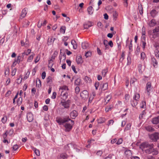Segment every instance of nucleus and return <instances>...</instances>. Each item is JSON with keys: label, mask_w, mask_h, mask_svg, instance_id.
<instances>
[{"label": "nucleus", "mask_w": 159, "mask_h": 159, "mask_svg": "<svg viewBox=\"0 0 159 159\" xmlns=\"http://www.w3.org/2000/svg\"><path fill=\"white\" fill-rule=\"evenodd\" d=\"M142 35H145V28L143 26L142 29Z\"/></svg>", "instance_id": "56"}, {"label": "nucleus", "mask_w": 159, "mask_h": 159, "mask_svg": "<svg viewBox=\"0 0 159 159\" xmlns=\"http://www.w3.org/2000/svg\"><path fill=\"white\" fill-rule=\"evenodd\" d=\"M52 61V62L53 61L52 59H51L50 61H49V63L48 65V68H52V67L53 64L52 62H51V61Z\"/></svg>", "instance_id": "45"}, {"label": "nucleus", "mask_w": 159, "mask_h": 159, "mask_svg": "<svg viewBox=\"0 0 159 159\" xmlns=\"http://www.w3.org/2000/svg\"><path fill=\"white\" fill-rule=\"evenodd\" d=\"M16 68H14L13 70L11 72V75L13 76H14L16 74Z\"/></svg>", "instance_id": "55"}, {"label": "nucleus", "mask_w": 159, "mask_h": 159, "mask_svg": "<svg viewBox=\"0 0 159 159\" xmlns=\"http://www.w3.org/2000/svg\"><path fill=\"white\" fill-rule=\"evenodd\" d=\"M159 31V26L156 27L154 29L152 30L153 33L158 32Z\"/></svg>", "instance_id": "42"}, {"label": "nucleus", "mask_w": 159, "mask_h": 159, "mask_svg": "<svg viewBox=\"0 0 159 159\" xmlns=\"http://www.w3.org/2000/svg\"><path fill=\"white\" fill-rule=\"evenodd\" d=\"M27 118L29 122H31L33 120V116L31 113H29L27 115Z\"/></svg>", "instance_id": "9"}, {"label": "nucleus", "mask_w": 159, "mask_h": 159, "mask_svg": "<svg viewBox=\"0 0 159 159\" xmlns=\"http://www.w3.org/2000/svg\"><path fill=\"white\" fill-rule=\"evenodd\" d=\"M153 144H149L147 143H143L141 144L140 147L143 149L148 148H153Z\"/></svg>", "instance_id": "4"}, {"label": "nucleus", "mask_w": 159, "mask_h": 159, "mask_svg": "<svg viewBox=\"0 0 159 159\" xmlns=\"http://www.w3.org/2000/svg\"><path fill=\"white\" fill-rule=\"evenodd\" d=\"M137 101H135L134 100V101H133V103H131V105L133 107H135L137 105V104H138Z\"/></svg>", "instance_id": "47"}, {"label": "nucleus", "mask_w": 159, "mask_h": 159, "mask_svg": "<svg viewBox=\"0 0 159 159\" xmlns=\"http://www.w3.org/2000/svg\"><path fill=\"white\" fill-rule=\"evenodd\" d=\"M80 91V88L78 86H77L76 87L75 89V92L76 94L79 93V92Z\"/></svg>", "instance_id": "50"}, {"label": "nucleus", "mask_w": 159, "mask_h": 159, "mask_svg": "<svg viewBox=\"0 0 159 159\" xmlns=\"http://www.w3.org/2000/svg\"><path fill=\"white\" fill-rule=\"evenodd\" d=\"M136 80L137 79L134 78L131 79V80L130 81V84H133L134 82L136 81Z\"/></svg>", "instance_id": "57"}, {"label": "nucleus", "mask_w": 159, "mask_h": 159, "mask_svg": "<svg viewBox=\"0 0 159 159\" xmlns=\"http://www.w3.org/2000/svg\"><path fill=\"white\" fill-rule=\"evenodd\" d=\"M151 83L150 82H148L146 84V89L148 93H149L151 89Z\"/></svg>", "instance_id": "12"}, {"label": "nucleus", "mask_w": 159, "mask_h": 159, "mask_svg": "<svg viewBox=\"0 0 159 159\" xmlns=\"http://www.w3.org/2000/svg\"><path fill=\"white\" fill-rule=\"evenodd\" d=\"M123 142V140L122 139L120 138L119 139L117 142L116 143V144L117 145H119L122 143Z\"/></svg>", "instance_id": "48"}, {"label": "nucleus", "mask_w": 159, "mask_h": 159, "mask_svg": "<svg viewBox=\"0 0 159 159\" xmlns=\"http://www.w3.org/2000/svg\"><path fill=\"white\" fill-rule=\"evenodd\" d=\"M149 25L151 27H153L157 25V23L155 22V20H150L148 22Z\"/></svg>", "instance_id": "14"}, {"label": "nucleus", "mask_w": 159, "mask_h": 159, "mask_svg": "<svg viewBox=\"0 0 159 159\" xmlns=\"http://www.w3.org/2000/svg\"><path fill=\"white\" fill-rule=\"evenodd\" d=\"M138 70L140 73H142L144 70V68L141 64H139L138 66Z\"/></svg>", "instance_id": "19"}, {"label": "nucleus", "mask_w": 159, "mask_h": 159, "mask_svg": "<svg viewBox=\"0 0 159 159\" xmlns=\"http://www.w3.org/2000/svg\"><path fill=\"white\" fill-rule=\"evenodd\" d=\"M61 95L62 96L65 100L66 99L67 97V93L66 92L64 93V91H62L61 93Z\"/></svg>", "instance_id": "21"}, {"label": "nucleus", "mask_w": 159, "mask_h": 159, "mask_svg": "<svg viewBox=\"0 0 159 159\" xmlns=\"http://www.w3.org/2000/svg\"><path fill=\"white\" fill-rule=\"evenodd\" d=\"M131 125L130 124H129L127 125L124 131L128 130L130 129Z\"/></svg>", "instance_id": "34"}, {"label": "nucleus", "mask_w": 159, "mask_h": 159, "mask_svg": "<svg viewBox=\"0 0 159 159\" xmlns=\"http://www.w3.org/2000/svg\"><path fill=\"white\" fill-rule=\"evenodd\" d=\"M40 56L39 55H38L35 59V60L34 61L35 62V63H37L38 61H39L40 60Z\"/></svg>", "instance_id": "53"}, {"label": "nucleus", "mask_w": 159, "mask_h": 159, "mask_svg": "<svg viewBox=\"0 0 159 159\" xmlns=\"http://www.w3.org/2000/svg\"><path fill=\"white\" fill-rule=\"evenodd\" d=\"M111 98V97L110 95H108L106 97L105 99V101L106 102V103H107L109 101Z\"/></svg>", "instance_id": "37"}, {"label": "nucleus", "mask_w": 159, "mask_h": 159, "mask_svg": "<svg viewBox=\"0 0 159 159\" xmlns=\"http://www.w3.org/2000/svg\"><path fill=\"white\" fill-rule=\"evenodd\" d=\"M52 81V77L51 76H49L47 79V82L48 83Z\"/></svg>", "instance_id": "46"}, {"label": "nucleus", "mask_w": 159, "mask_h": 159, "mask_svg": "<svg viewBox=\"0 0 159 159\" xmlns=\"http://www.w3.org/2000/svg\"><path fill=\"white\" fill-rule=\"evenodd\" d=\"M92 25V22L89 21H88L86 22H85L84 25V28L85 29H88Z\"/></svg>", "instance_id": "10"}, {"label": "nucleus", "mask_w": 159, "mask_h": 159, "mask_svg": "<svg viewBox=\"0 0 159 159\" xmlns=\"http://www.w3.org/2000/svg\"><path fill=\"white\" fill-rule=\"evenodd\" d=\"M61 103L64 107L66 108H68L69 107V104L66 103L65 102H61Z\"/></svg>", "instance_id": "17"}, {"label": "nucleus", "mask_w": 159, "mask_h": 159, "mask_svg": "<svg viewBox=\"0 0 159 159\" xmlns=\"http://www.w3.org/2000/svg\"><path fill=\"white\" fill-rule=\"evenodd\" d=\"M87 11L89 15L93 14V9L92 6L89 7L87 8Z\"/></svg>", "instance_id": "15"}, {"label": "nucleus", "mask_w": 159, "mask_h": 159, "mask_svg": "<svg viewBox=\"0 0 159 159\" xmlns=\"http://www.w3.org/2000/svg\"><path fill=\"white\" fill-rule=\"evenodd\" d=\"M42 26V21L39 20L38 24V26L39 28H40Z\"/></svg>", "instance_id": "52"}, {"label": "nucleus", "mask_w": 159, "mask_h": 159, "mask_svg": "<svg viewBox=\"0 0 159 159\" xmlns=\"http://www.w3.org/2000/svg\"><path fill=\"white\" fill-rule=\"evenodd\" d=\"M140 98V95L139 93H135L134 94V99L135 101H138Z\"/></svg>", "instance_id": "26"}, {"label": "nucleus", "mask_w": 159, "mask_h": 159, "mask_svg": "<svg viewBox=\"0 0 159 159\" xmlns=\"http://www.w3.org/2000/svg\"><path fill=\"white\" fill-rule=\"evenodd\" d=\"M131 151L130 150H127L125 152V154L127 157H129L131 155Z\"/></svg>", "instance_id": "28"}, {"label": "nucleus", "mask_w": 159, "mask_h": 159, "mask_svg": "<svg viewBox=\"0 0 159 159\" xmlns=\"http://www.w3.org/2000/svg\"><path fill=\"white\" fill-rule=\"evenodd\" d=\"M145 129L148 131L149 132L153 131H154V129L152 128V127L150 126H146L145 127Z\"/></svg>", "instance_id": "23"}, {"label": "nucleus", "mask_w": 159, "mask_h": 159, "mask_svg": "<svg viewBox=\"0 0 159 159\" xmlns=\"http://www.w3.org/2000/svg\"><path fill=\"white\" fill-rule=\"evenodd\" d=\"M91 55V52H87L85 53V56L86 58Z\"/></svg>", "instance_id": "49"}, {"label": "nucleus", "mask_w": 159, "mask_h": 159, "mask_svg": "<svg viewBox=\"0 0 159 159\" xmlns=\"http://www.w3.org/2000/svg\"><path fill=\"white\" fill-rule=\"evenodd\" d=\"M157 14V11L155 9L152 10L150 12V14L152 17H155L156 16Z\"/></svg>", "instance_id": "20"}, {"label": "nucleus", "mask_w": 159, "mask_h": 159, "mask_svg": "<svg viewBox=\"0 0 159 159\" xmlns=\"http://www.w3.org/2000/svg\"><path fill=\"white\" fill-rule=\"evenodd\" d=\"M102 154V151H98L96 153V155L98 156H101Z\"/></svg>", "instance_id": "51"}, {"label": "nucleus", "mask_w": 159, "mask_h": 159, "mask_svg": "<svg viewBox=\"0 0 159 159\" xmlns=\"http://www.w3.org/2000/svg\"><path fill=\"white\" fill-rule=\"evenodd\" d=\"M81 81L80 79L78 78L76 79L75 82V84L76 85H80Z\"/></svg>", "instance_id": "27"}, {"label": "nucleus", "mask_w": 159, "mask_h": 159, "mask_svg": "<svg viewBox=\"0 0 159 159\" xmlns=\"http://www.w3.org/2000/svg\"><path fill=\"white\" fill-rule=\"evenodd\" d=\"M138 9L140 14L141 15L143 13V8L141 5L139 6Z\"/></svg>", "instance_id": "30"}, {"label": "nucleus", "mask_w": 159, "mask_h": 159, "mask_svg": "<svg viewBox=\"0 0 159 159\" xmlns=\"http://www.w3.org/2000/svg\"><path fill=\"white\" fill-rule=\"evenodd\" d=\"M149 148L145 150L146 153L148 154H150L152 152V148Z\"/></svg>", "instance_id": "22"}, {"label": "nucleus", "mask_w": 159, "mask_h": 159, "mask_svg": "<svg viewBox=\"0 0 159 159\" xmlns=\"http://www.w3.org/2000/svg\"><path fill=\"white\" fill-rule=\"evenodd\" d=\"M65 128V131L69 132L70 131L72 128V125L68 123H66L64 125Z\"/></svg>", "instance_id": "7"}, {"label": "nucleus", "mask_w": 159, "mask_h": 159, "mask_svg": "<svg viewBox=\"0 0 159 159\" xmlns=\"http://www.w3.org/2000/svg\"><path fill=\"white\" fill-rule=\"evenodd\" d=\"M71 43L73 45V49H76L77 48V45L76 44L75 41L74 40H72L71 41Z\"/></svg>", "instance_id": "18"}, {"label": "nucleus", "mask_w": 159, "mask_h": 159, "mask_svg": "<svg viewBox=\"0 0 159 159\" xmlns=\"http://www.w3.org/2000/svg\"><path fill=\"white\" fill-rule=\"evenodd\" d=\"M41 81L39 79L37 78L36 80V86L39 88L41 87Z\"/></svg>", "instance_id": "25"}, {"label": "nucleus", "mask_w": 159, "mask_h": 159, "mask_svg": "<svg viewBox=\"0 0 159 159\" xmlns=\"http://www.w3.org/2000/svg\"><path fill=\"white\" fill-rule=\"evenodd\" d=\"M7 118L6 116L3 117L2 119V123H6V122L7 121Z\"/></svg>", "instance_id": "54"}, {"label": "nucleus", "mask_w": 159, "mask_h": 159, "mask_svg": "<svg viewBox=\"0 0 159 159\" xmlns=\"http://www.w3.org/2000/svg\"><path fill=\"white\" fill-rule=\"evenodd\" d=\"M77 145L75 144L70 143L68 144L67 146L65 147L66 149L69 150L70 148H73L75 149L77 152H79L80 150L76 148Z\"/></svg>", "instance_id": "5"}, {"label": "nucleus", "mask_w": 159, "mask_h": 159, "mask_svg": "<svg viewBox=\"0 0 159 159\" xmlns=\"http://www.w3.org/2000/svg\"><path fill=\"white\" fill-rule=\"evenodd\" d=\"M57 95V93L55 92H54L53 93L52 96L51 98L52 99H55Z\"/></svg>", "instance_id": "59"}, {"label": "nucleus", "mask_w": 159, "mask_h": 159, "mask_svg": "<svg viewBox=\"0 0 159 159\" xmlns=\"http://www.w3.org/2000/svg\"><path fill=\"white\" fill-rule=\"evenodd\" d=\"M34 54H32L31 55H30L28 58V61L29 62H31L32 59H33L34 56Z\"/></svg>", "instance_id": "40"}, {"label": "nucleus", "mask_w": 159, "mask_h": 159, "mask_svg": "<svg viewBox=\"0 0 159 159\" xmlns=\"http://www.w3.org/2000/svg\"><path fill=\"white\" fill-rule=\"evenodd\" d=\"M66 30V27L65 26H61V27L60 31L63 34H64L65 33Z\"/></svg>", "instance_id": "38"}, {"label": "nucleus", "mask_w": 159, "mask_h": 159, "mask_svg": "<svg viewBox=\"0 0 159 159\" xmlns=\"http://www.w3.org/2000/svg\"><path fill=\"white\" fill-rule=\"evenodd\" d=\"M112 156V154H110L107 157H105L104 159H111Z\"/></svg>", "instance_id": "58"}, {"label": "nucleus", "mask_w": 159, "mask_h": 159, "mask_svg": "<svg viewBox=\"0 0 159 159\" xmlns=\"http://www.w3.org/2000/svg\"><path fill=\"white\" fill-rule=\"evenodd\" d=\"M8 134V133L7 131H6L4 134H3V137L4 139H5L7 137Z\"/></svg>", "instance_id": "62"}, {"label": "nucleus", "mask_w": 159, "mask_h": 159, "mask_svg": "<svg viewBox=\"0 0 159 159\" xmlns=\"http://www.w3.org/2000/svg\"><path fill=\"white\" fill-rule=\"evenodd\" d=\"M81 46L83 49H86L89 47L88 43L86 42L82 43Z\"/></svg>", "instance_id": "16"}, {"label": "nucleus", "mask_w": 159, "mask_h": 159, "mask_svg": "<svg viewBox=\"0 0 159 159\" xmlns=\"http://www.w3.org/2000/svg\"><path fill=\"white\" fill-rule=\"evenodd\" d=\"M105 120L104 118H100L98 120V123L99 124L102 123L104 122Z\"/></svg>", "instance_id": "33"}, {"label": "nucleus", "mask_w": 159, "mask_h": 159, "mask_svg": "<svg viewBox=\"0 0 159 159\" xmlns=\"http://www.w3.org/2000/svg\"><path fill=\"white\" fill-rule=\"evenodd\" d=\"M146 114V112L145 110H143L142 113L140 114L139 116V118L140 119H142L143 117V116L145 115Z\"/></svg>", "instance_id": "41"}, {"label": "nucleus", "mask_w": 159, "mask_h": 159, "mask_svg": "<svg viewBox=\"0 0 159 159\" xmlns=\"http://www.w3.org/2000/svg\"><path fill=\"white\" fill-rule=\"evenodd\" d=\"M34 150V152L36 155L37 156H39L40 155V152L39 150L36 149L35 148H33Z\"/></svg>", "instance_id": "31"}, {"label": "nucleus", "mask_w": 159, "mask_h": 159, "mask_svg": "<svg viewBox=\"0 0 159 159\" xmlns=\"http://www.w3.org/2000/svg\"><path fill=\"white\" fill-rule=\"evenodd\" d=\"M155 54L157 57H159V52L158 50L155 52Z\"/></svg>", "instance_id": "64"}, {"label": "nucleus", "mask_w": 159, "mask_h": 159, "mask_svg": "<svg viewBox=\"0 0 159 159\" xmlns=\"http://www.w3.org/2000/svg\"><path fill=\"white\" fill-rule=\"evenodd\" d=\"M153 153V155H156L158 154V152L156 149H153L152 152Z\"/></svg>", "instance_id": "43"}, {"label": "nucleus", "mask_w": 159, "mask_h": 159, "mask_svg": "<svg viewBox=\"0 0 159 159\" xmlns=\"http://www.w3.org/2000/svg\"><path fill=\"white\" fill-rule=\"evenodd\" d=\"M89 93L86 90H84L80 93V97L84 100H87L88 98Z\"/></svg>", "instance_id": "2"}, {"label": "nucleus", "mask_w": 159, "mask_h": 159, "mask_svg": "<svg viewBox=\"0 0 159 159\" xmlns=\"http://www.w3.org/2000/svg\"><path fill=\"white\" fill-rule=\"evenodd\" d=\"M56 121L59 125H62L63 124L70 121L73 125L74 124V121L71 120L69 116H64L61 117H57Z\"/></svg>", "instance_id": "1"}, {"label": "nucleus", "mask_w": 159, "mask_h": 159, "mask_svg": "<svg viewBox=\"0 0 159 159\" xmlns=\"http://www.w3.org/2000/svg\"><path fill=\"white\" fill-rule=\"evenodd\" d=\"M22 101V98L21 97H20L18 99V100L17 101V104L19 106L21 104Z\"/></svg>", "instance_id": "36"}, {"label": "nucleus", "mask_w": 159, "mask_h": 159, "mask_svg": "<svg viewBox=\"0 0 159 159\" xmlns=\"http://www.w3.org/2000/svg\"><path fill=\"white\" fill-rule=\"evenodd\" d=\"M71 68L75 73H77V72L76 70L75 66L74 65H72L71 66Z\"/></svg>", "instance_id": "61"}, {"label": "nucleus", "mask_w": 159, "mask_h": 159, "mask_svg": "<svg viewBox=\"0 0 159 159\" xmlns=\"http://www.w3.org/2000/svg\"><path fill=\"white\" fill-rule=\"evenodd\" d=\"M114 123V121L112 120H110L108 121L107 125L109 126L111 124L112 125Z\"/></svg>", "instance_id": "60"}, {"label": "nucleus", "mask_w": 159, "mask_h": 159, "mask_svg": "<svg viewBox=\"0 0 159 159\" xmlns=\"http://www.w3.org/2000/svg\"><path fill=\"white\" fill-rule=\"evenodd\" d=\"M28 11V9L27 8H24L22 11L20 18L22 19L26 16Z\"/></svg>", "instance_id": "6"}, {"label": "nucleus", "mask_w": 159, "mask_h": 159, "mask_svg": "<svg viewBox=\"0 0 159 159\" xmlns=\"http://www.w3.org/2000/svg\"><path fill=\"white\" fill-rule=\"evenodd\" d=\"M78 113L77 111L74 110L70 113V116L71 118L73 119H75L77 116Z\"/></svg>", "instance_id": "8"}, {"label": "nucleus", "mask_w": 159, "mask_h": 159, "mask_svg": "<svg viewBox=\"0 0 159 159\" xmlns=\"http://www.w3.org/2000/svg\"><path fill=\"white\" fill-rule=\"evenodd\" d=\"M76 61L77 64H82L83 62L82 57L81 56H77L76 57Z\"/></svg>", "instance_id": "11"}, {"label": "nucleus", "mask_w": 159, "mask_h": 159, "mask_svg": "<svg viewBox=\"0 0 159 159\" xmlns=\"http://www.w3.org/2000/svg\"><path fill=\"white\" fill-rule=\"evenodd\" d=\"M152 123L153 124H156L159 123V116L152 119Z\"/></svg>", "instance_id": "13"}, {"label": "nucleus", "mask_w": 159, "mask_h": 159, "mask_svg": "<svg viewBox=\"0 0 159 159\" xmlns=\"http://www.w3.org/2000/svg\"><path fill=\"white\" fill-rule=\"evenodd\" d=\"M113 107V106L112 105H110L109 106H107L105 108V111L106 112H108L111 110Z\"/></svg>", "instance_id": "29"}, {"label": "nucleus", "mask_w": 159, "mask_h": 159, "mask_svg": "<svg viewBox=\"0 0 159 159\" xmlns=\"http://www.w3.org/2000/svg\"><path fill=\"white\" fill-rule=\"evenodd\" d=\"M21 57L20 56H19L17 57V59H16L15 60L14 62L16 63H19V62L20 61V59Z\"/></svg>", "instance_id": "44"}, {"label": "nucleus", "mask_w": 159, "mask_h": 159, "mask_svg": "<svg viewBox=\"0 0 159 159\" xmlns=\"http://www.w3.org/2000/svg\"><path fill=\"white\" fill-rule=\"evenodd\" d=\"M150 138L152 141H156L159 139V133H155L150 136Z\"/></svg>", "instance_id": "3"}, {"label": "nucleus", "mask_w": 159, "mask_h": 159, "mask_svg": "<svg viewBox=\"0 0 159 159\" xmlns=\"http://www.w3.org/2000/svg\"><path fill=\"white\" fill-rule=\"evenodd\" d=\"M108 88V84L107 83L103 84L102 88V89L103 90H105L107 89Z\"/></svg>", "instance_id": "24"}, {"label": "nucleus", "mask_w": 159, "mask_h": 159, "mask_svg": "<svg viewBox=\"0 0 159 159\" xmlns=\"http://www.w3.org/2000/svg\"><path fill=\"white\" fill-rule=\"evenodd\" d=\"M145 56V54L144 52H142L141 54V57L142 59H144Z\"/></svg>", "instance_id": "63"}, {"label": "nucleus", "mask_w": 159, "mask_h": 159, "mask_svg": "<svg viewBox=\"0 0 159 159\" xmlns=\"http://www.w3.org/2000/svg\"><path fill=\"white\" fill-rule=\"evenodd\" d=\"M142 105L140 106V107L142 108H144L146 107V103L145 101H143L142 102L141 104Z\"/></svg>", "instance_id": "39"}, {"label": "nucleus", "mask_w": 159, "mask_h": 159, "mask_svg": "<svg viewBox=\"0 0 159 159\" xmlns=\"http://www.w3.org/2000/svg\"><path fill=\"white\" fill-rule=\"evenodd\" d=\"M151 60L152 61L153 63L154 64L153 66H155L157 65V62L155 58H152Z\"/></svg>", "instance_id": "35"}, {"label": "nucleus", "mask_w": 159, "mask_h": 159, "mask_svg": "<svg viewBox=\"0 0 159 159\" xmlns=\"http://www.w3.org/2000/svg\"><path fill=\"white\" fill-rule=\"evenodd\" d=\"M108 71V69L106 68V69H105L103 70L102 71V75L104 77L106 75V74Z\"/></svg>", "instance_id": "32"}]
</instances>
